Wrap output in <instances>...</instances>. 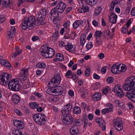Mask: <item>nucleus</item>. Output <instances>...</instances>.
I'll use <instances>...</instances> for the list:
<instances>
[{"instance_id":"nucleus-62","label":"nucleus","mask_w":135,"mask_h":135,"mask_svg":"<svg viewBox=\"0 0 135 135\" xmlns=\"http://www.w3.org/2000/svg\"><path fill=\"white\" fill-rule=\"evenodd\" d=\"M39 37L37 36H33L32 37V40L33 41H35L39 39Z\"/></svg>"},{"instance_id":"nucleus-38","label":"nucleus","mask_w":135,"mask_h":135,"mask_svg":"<svg viewBox=\"0 0 135 135\" xmlns=\"http://www.w3.org/2000/svg\"><path fill=\"white\" fill-rule=\"evenodd\" d=\"M52 87L51 88H49L47 90V93L51 95L52 93H55V87L52 86Z\"/></svg>"},{"instance_id":"nucleus-64","label":"nucleus","mask_w":135,"mask_h":135,"mask_svg":"<svg viewBox=\"0 0 135 135\" xmlns=\"http://www.w3.org/2000/svg\"><path fill=\"white\" fill-rule=\"evenodd\" d=\"M131 13L132 16H135V8H134L132 9L131 12Z\"/></svg>"},{"instance_id":"nucleus-63","label":"nucleus","mask_w":135,"mask_h":135,"mask_svg":"<svg viewBox=\"0 0 135 135\" xmlns=\"http://www.w3.org/2000/svg\"><path fill=\"white\" fill-rule=\"evenodd\" d=\"M92 23L96 27H97L98 26V22L96 21L95 20H93L92 21Z\"/></svg>"},{"instance_id":"nucleus-4","label":"nucleus","mask_w":135,"mask_h":135,"mask_svg":"<svg viewBox=\"0 0 135 135\" xmlns=\"http://www.w3.org/2000/svg\"><path fill=\"white\" fill-rule=\"evenodd\" d=\"M33 118L36 123L41 125L45 124L47 118L44 114L38 113L33 115Z\"/></svg>"},{"instance_id":"nucleus-52","label":"nucleus","mask_w":135,"mask_h":135,"mask_svg":"<svg viewBox=\"0 0 135 135\" xmlns=\"http://www.w3.org/2000/svg\"><path fill=\"white\" fill-rule=\"evenodd\" d=\"M110 112L109 109L108 108L104 109L102 111V113L104 114Z\"/></svg>"},{"instance_id":"nucleus-60","label":"nucleus","mask_w":135,"mask_h":135,"mask_svg":"<svg viewBox=\"0 0 135 135\" xmlns=\"http://www.w3.org/2000/svg\"><path fill=\"white\" fill-rule=\"evenodd\" d=\"M70 22L69 21H67L66 22H65L63 24V26L64 27L66 28H67L68 26L69 25Z\"/></svg>"},{"instance_id":"nucleus-40","label":"nucleus","mask_w":135,"mask_h":135,"mask_svg":"<svg viewBox=\"0 0 135 135\" xmlns=\"http://www.w3.org/2000/svg\"><path fill=\"white\" fill-rule=\"evenodd\" d=\"M36 67L38 68L44 69L46 67V65L43 62L39 63L37 64Z\"/></svg>"},{"instance_id":"nucleus-2","label":"nucleus","mask_w":135,"mask_h":135,"mask_svg":"<svg viewBox=\"0 0 135 135\" xmlns=\"http://www.w3.org/2000/svg\"><path fill=\"white\" fill-rule=\"evenodd\" d=\"M41 53L42 56L47 58H52L55 54L54 49L46 45L43 46L41 48Z\"/></svg>"},{"instance_id":"nucleus-32","label":"nucleus","mask_w":135,"mask_h":135,"mask_svg":"<svg viewBox=\"0 0 135 135\" xmlns=\"http://www.w3.org/2000/svg\"><path fill=\"white\" fill-rule=\"evenodd\" d=\"M56 57L57 59L59 61H62L64 59L63 55L60 53H58L56 55Z\"/></svg>"},{"instance_id":"nucleus-58","label":"nucleus","mask_w":135,"mask_h":135,"mask_svg":"<svg viewBox=\"0 0 135 135\" xmlns=\"http://www.w3.org/2000/svg\"><path fill=\"white\" fill-rule=\"evenodd\" d=\"M5 17L3 15H0V23H2L5 20Z\"/></svg>"},{"instance_id":"nucleus-12","label":"nucleus","mask_w":135,"mask_h":135,"mask_svg":"<svg viewBox=\"0 0 135 135\" xmlns=\"http://www.w3.org/2000/svg\"><path fill=\"white\" fill-rule=\"evenodd\" d=\"M62 122L65 124L69 125L73 122V117L70 115H63Z\"/></svg>"},{"instance_id":"nucleus-34","label":"nucleus","mask_w":135,"mask_h":135,"mask_svg":"<svg viewBox=\"0 0 135 135\" xmlns=\"http://www.w3.org/2000/svg\"><path fill=\"white\" fill-rule=\"evenodd\" d=\"M10 3V0H3L2 4L3 6L8 7Z\"/></svg>"},{"instance_id":"nucleus-30","label":"nucleus","mask_w":135,"mask_h":135,"mask_svg":"<svg viewBox=\"0 0 135 135\" xmlns=\"http://www.w3.org/2000/svg\"><path fill=\"white\" fill-rule=\"evenodd\" d=\"M73 113L76 115L80 114L81 111L80 108L78 106L74 107L73 108Z\"/></svg>"},{"instance_id":"nucleus-6","label":"nucleus","mask_w":135,"mask_h":135,"mask_svg":"<svg viewBox=\"0 0 135 135\" xmlns=\"http://www.w3.org/2000/svg\"><path fill=\"white\" fill-rule=\"evenodd\" d=\"M19 81L17 78L12 79L8 84L9 89L14 91H17L20 90L21 86Z\"/></svg>"},{"instance_id":"nucleus-56","label":"nucleus","mask_w":135,"mask_h":135,"mask_svg":"<svg viewBox=\"0 0 135 135\" xmlns=\"http://www.w3.org/2000/svg\"><path fill=\"white\" fill-rule=\"evenodd\" d=\"M70 78H73L74 80H77L78 79V77L76 76V74H73Z\"/></svg>"},{"instance_id":"nucleus-16","label":"nucleus","mask_w":135,"mask_h":135,"mask_svg":"<svg viewBox=\"0 0 135 135\" xmlns=\"http://www.w3.org/2000/svg\"><path fill=\"white\" fill-rule=\"evenodd\" d=\"M57 11L55 8H54L51 10L49 13V16L51 19L52 17L54 19L58 18L59 15L60 13Z\"/></svg>"},{"instance_id":"nucleus-47","label":"nucleus","mask_w":135,"mask_h":135,"mask_svg":"<svg viewBox=\"0 0 135 135\" xmlns=\"http://www.w3.org/2000/svg\"><path fill=\"white\" fill-rule=\"evenodd\" d=\"M114 80V78L111 76L108 77L107 79V81L109 83H112Z\"/></svg>"},{"instance_id":"nucleus-53","label":"nucleus","mask_w":135,"mask_h":135,"mask_svg":"<svg viewBox=\"0 0 135 135\" xmlns=\"http://www.w3.org/2000/svg\"><path fill=\"white\" fill-rule=\"evenodd\" d=\"M14 112L18 115L19 116H21L22 115V113L19 110L17 109H15Z\"/></svg>"},{"instance_id":"nucleus-48","label":"nucleus","mask_w":135,"mask_h":135,"mask_svg":"<svg viewBox=\"0 0 135 135\" xmlns=\"http://www.w3.org/2000/svg\"><path fill=\"white\" fill-rule=\"evenodd\" d=\"M78 1L80 6H83L85 4H86L85 0H78Z\"/></svg>"},{"instance_id":"nucleus-31","label":"nucleus","mask_w":135,"mask_h":135,"mask_svg":"<svg viewBox=\"0 0 135 135\" xmlns=\"http://www.w3.org/2000/svg\"><path fill=\"white\" fill-rule=\"evenodd\" d=\"M97 0H86V4H88L91 6H94L97 3Z\"/></svg>"},{"instance_id":"nucleus-17","label":"nucleus","mask_w":135,"mask_h":135,"mask_svg":"<svg viewBox=\"0 0 135 135\" xmlns=\"http://www.w3.org/2000/svg\"><path fill=\"white\" fill-rule=\"evenodd\" d=\"M95 121L97 123H98L100 127L103 131L105 130L106 128L105 126V122L102 119L98 118L95 119Z\"/></svg>"},{"instance_id":"nucleus-46","label":"nucleus","mask_w":135,"mask_h":135,"mask_svg":"<svg viewBox=\"0 0 135 135\" xmlns=\"http://www.w3.org/2000/svg\"><path fill=\"white\" fill-rule=\"evenodd\" d=\"M90 70L89 68L86 69L84 71L85 75L86 76H88L90 74Z\"/></svg>"},{"instance_id":"nucleus-44","label":"nucleus","mask_w":135,"mask_h":135,"mask_svg":"<svg viewBox=\"0 0 135 135\" xmlns=\"http://www.w3.org/2000/svg\"><path fill=\"white\" fill-rule=\"evenodd\" d=\"M85 4H84L83 6H82L83 9L84 10V12H88L89 11V8Z\"/></svg>"},{"instance_id":"nucleus-57","label":"nucleus","mask_w":135,"mask_h":135,"mask_svg":"<svg viewBox=\"0 0 135 135\" xmlns=\"http://www.w3.org/2000/svg\"><path fill=\"white\" fill-rule=\"evenodd\" d=\"M16 52L15 53H16V54H18L17 52L19 54H21L22 52V51L21 50H20V48L18 47H16Z\"/></svg>"},{"instance_id":"nucleus-33","label":"nucleus","mask_w":135,"mask_h":135,"mask_svg":"<svg viewBox=\"0 0 135 135\" xmlns=\"http://www.w3.org/2000/svg\"><path fill=\"white\" fill-rule=\"evenodd\" d=\"M102 11V8L101 7L98 6L96 8L94 11V15L96 16L98 15Z\"/></svg>"},{"instance_id":"nucleus-42","label":"nucleus","mask_w":135,"mask_h":135,"mask_svg":"<svg viewBox=\"0 0 135 135\" xmlns=\"http://www.w3.org/2000/svg\"><path fill=\"white\" fill-rule=\"evenodd\" d=\"M102 34V32L100 31H97L95 32L94 34V36L95 38L100 37Z\"/></svg>"},{"instance_id":"nucleus-3","label":"nucleus","mask_w":135,"mask_h":135,"mask_svg":"<svg viewBox=\"0 0 135 135\" xmlns=\"http://www.w3.org/2000/svg\"><path fill=\"white\" fill-rule=\"evenodd\" d=\"M135 77L128 78L123 85V88L125 90H130L135 86Z\"/></svg>"},{"instance_id":"nucleus-49","label":"nucleus","mask_w":135,"mask_h":135,"mask_svg":"<svg viewBox=\"0 0 135 135\" xmlns=\"http://www.w3.org/2000/svg\"><path fill=\"white\" fill-rule=\"evenodd\" d=\"M93 46L92 42H89L86 45V48L88 50L90 49Z\"/></svg>"},{"instance_id":"nucleus-21","label":"nucleus","mask_w":135,"mask_h":135,"mask_svg":"<svg viewBox=\"0 0 135 135\" xmlns=\"http://www.w3.org/2000/svg\"><path fill=\"white\" fill-rule=\"evenodd\" d=\"M118 65H116L115 64H113L111 68V71L113 74H120V72L118 71Z\"/></svg>"},{"instance_id":"nucleus-43","label":"nucleus","mask_w":135,"mask_h":135,"mask_svg":"<svg viewBox=\"0 0 135 135\" xmlns=\"http://www.w3.org/2000/svg\"><path fill=\"white\" fill-rule=\"evenodd\" d=\"M120 73L123 72H125L127 70V68L126 66L124 65L120 64Z\"/></svg>"},{"instance_id":"nucleus-13","label":"nucleus","mask_w":135,"mask_h":135,"mask_svg":"<svg viewBox=\"0 0 135 135\" xmlns=\"http://www.w3.org/2000/svg\"><path fill=\"white\" fill-rule=\"evenodd\" d=\"M61 79L60 75L59 74H55L52 78L51 81L49 83V85L55 84L57 85L60 84Z\"/></svg>"},{"instance_id":"nucleus-22","label":"nucleus","mask_w":135,"mask_h":135,"mask_svg":"<svg viewBox=\"0 0 135 135\" xmlns=\"http://www.w3.org/2000/svg\"><path fill=\"white\" fill-rule=\"evenodd\" d=\"M55 93L56 95H61L63 93L62 87L60 86L55 87Z\"/></svg>"},{"instance_id":"nucleus-20","label":"nucleus","mask_w":135,"mask_h":135,"mask_svg":"<svg viewBox=\"0 0 135 135\" xmlns=\"http://www.w3.org/2000/svg\"><path fill=\"white\" fill-rule=\"evenodd\" d=\"M20 98L19 96L16 94L13 95L12 97V102L15 104H17L19 102Z\"/></svg>"},{"instance_id":"nucleus-55","label":"nucleus","mask_w":135,"mask_h":135,"mask_svg":"<svg viewBox=\"0 0 135 135\" xmlns=\"http://www.w3.org/2000/svg\"><path fill=\"white\" fill-rule=\"evenodd\" d=\"M80 39L81 41L80 43L81 45L82 46H83L86 40L85 39H84V38H83V37H81Z\"/></svg>"},{"instance_id":"nucleus-19","label":"nucleus","mask_w":135,"mask_h":135,"mask_svg":"<svg viewBox=\"0 0 135 135\" xmlns=\"http://www.w3.org/2000/svg\"><path fill=\"white\" fill-rule=\"evenodd\" d=\"M83 22V21L81 20H77L75 21L73 24V28L74 29L77 28L80 25H82Z\"/></svg>"},{"instance_id":"nucleus-28","label":"nucleus","mask_w":135,"mask_h":135,"mask_svg":"<svg viewBox=\"0 0 135 135\" xmlns=\"http://www.w3.org/2000/svg\"><path fill=\"white\" fill-rule=\"evenodd\" d=\"M83 122L82 119H80L78 120L74 118L73 119V124L75 126H80L82 124Z\"/></svg>"},{"instance_id":"nucleus-9","label":"nucleus","mask_w":135,"mask_h":135,"mask_svg":"<svg viewBox=\"0 0 135 135\" xmlns=\"http://www.w3.org/2000/svg\"><path fill=\"white\" fill-rule=\"evenodd\" d=\"M122 123V120L120 119H115L113 122V126L117 130H121L123 129Z\"/></svg>"},{"instance_id":"nucleus-37","label":"nucleus","mask_w":135,"mask_h":135,"mask_svg":"<svg viewBox=\"0 0 135 135\" xmlns=\"http://www.w3.org/2000/svg\"><path fill=\"white\" fill-rule=\"evenodd\" d=\"M48 100L49 101L52 103H55L57 101V97L54 96H51L49 97Z\"/></svg>"},{"instance_id":"nucleus-14","label":"nucleus","mask_w":135,"mask_h":135,"mask_svg":"<svg viewBox=\"0 0 135 135\" xmlns=\"http://www.w3.org/2000/svg\"><path fill=\"white\" fill-rule=\"evenodd\" d=\"M66 7V5L64 3L60 2L57 4L56 7H55L57 11L60 14L63 13Z\"/></svg>"},{"instance_id":"nucleus-10","label":"nucleus","mask_w":135,"mask_h":135,"mask_svg":"<svg viewBox=\"0 0 135 135\" xmlns=\"http://www.w3.org/2000/svg\"><path fill=\"white\" fill-rule=\"evenodd\" d=\"M126 93L127 97L133 102H135V86L131 90Z\"/></svg>"},{"instance_id":"nucleus-36","label":"nucleus","mask_w":135,"mask_h":135,"mask_svg":"<svg viewBox=\"0 0 135 135\" xmlns=\"http://www.w3.org/2000/svg\"><path fill=\"white\" fill-rule=\"evenodd\" d=\"M29 105L31 108L35 109L37 108L39 106L38 104L36 102H32L30 103Z\"/></svg>"},{"instance_id":"nucleus-25","label":"nucleus","mask_w":135,"mask_h":135,"mask_svg":"<svg viewBox=\"0 0 135 135\" xmlns=\"http://www.w3.org/2000/svg\"><path fill=\"white\" fill-rule=\"evenodd\" d=\"M79 129L78 127L75 126L71 127L70 130V133L73 134H76L78 133Z\"/></svg>"},{"instance_id":"nucleus-50","label":"nucleus","mask_w":135,"mask_h":135,"mask_svg":"<svg viewBox=\"0 0 135 135\" xmlns=\"http://www.w3.org/2000/svg\"><path fill=\"white\" fill-rule=\"evenodd\" d=\"M14 134L15 135H23L21 131L18 130L15 131Z\"/></svg>"},{"instance_id":"nucleus-5","label":"nucleus","mask_w":135,"mask_h":135,"mask_svg":"<svg viewBox=\"0 0 135 135\" xmlns=\"http://www.w3.org/2000/svg\"><path fill=\"white\" fill-rule=\"evenodd\" d=\"M47 13V10L45 9H41L38 12L36 15V21L38 25L44 24V20Z\"/></svg>"},{"instance_id":"nucleus-41","label":"nucleus","mask_w":135,"mask_h":135,"mask_svg":"<svg viewBox=\"0 0 135 135\" xmlns=\"http://www.w3.org/2000/svg\"><path fill=\"white\" fill-rule=\"evenodd\" d=\"M65 47L66 50L70 51L73 48V45L72 44L68 43L67 45L65 46Z\"/></svg>"},{"instance_id":"nucleus-1","label":"nucleus","mask_w":135,"mask_h":135,"mask_svg":"<svg viewBox=\"0 0 135 135\" xmlns=\"http://www.w3.org/2000/svg\"><path fill=\"white\" fill-rule=\"evenodd\" d=\"M36 20L34 16H31L26 20H25L22 23V28L24 30L28 28L30 30L33 29L36 23Z\"/></svg>"},{"instance_id":"nucleus-15","label":"nucleus","mask_w":135,"mask_h":135,"mask_svg":"<svg viewBox=\"0 0 135 135\" xmlns=\"http://www.w3.org/2000/svg\"><path fill=\"white\" fill-rule=\"evenodd\" d=\"M112 90L117 95L120 97H122L124 95L123 93L120 88L119 84H117L115 85Z\"/></svg>"},{"instance_id":"nucleus-26","label":"nucleus","mask_w":135,"mask_h":135,"mask_svg":"<svg viewBox=\"0 0 135 135\" xmlns=\"http://www.w3.org/2000/svg\"><path fill=\"white\" fill-rule=\"evenodd\" d=\"M15 27L12 28L8 32V35L9 38H12L14 36L15 34Z\"/></svg>"},{"instance_id":"nucleus-61","label":"nucleus","mask_w":135,"mask_h":135,"mask_svg":"<svg viewBox=\"0 0 135 135\" xmlns=\"http://www.w3.org/2000/svg\"><path fill=\"white\" fill-rule=\"evenodd\" d=\"M106 71V67L104 66L102 67L101 70V72L103 74L105 73Z\"/></svg>"},{"instance_id":"nucleus-27","label":"nucleus","mask_w":135,"mask_h":135,"mask_svg":"<svg viewBox=\"0 0 135 135\" xmlns=\"http://www.w3.org/2000/svg\"><path fill=\"white\" fill-rule=\"evenodd\" d=\"M110 33V31L108 29L107 30L102 32V35L104 37V38H105L108 39L109 38Z\"/></svg>"},{"instance_id":"nucleus-35","label":"nucleus","mask_w":135,"mask_h":135,"mask_svg":"<svg viewBox=\"0 0 135 135\" xmlns=\"http://www.w3.org/2000/svg\"><path fill=\"white\" fill-rule=\"evenodd\" d=\"M52 40L53 41H56L58 37V32L57 30H56L55 32L53 33L52 36Z\"/></svg>"},{"instance_id":"nucleus-54","label":"nucleus","mask_w":135,"mask_h":135,"mask_svg":"<svg viewBox=\"0 0 135 135\" xmlns=\"http://www.w3.org/2000/svg\"><path fill=\"white\" fill-rule=\"evenodd\" d=\"M76 35V34L75 33V32H72L71 34L70 35V38L71 39H74L75 36Z\"/></svg>"},{"instance_id":"nucleus-59","label":"nucleus","mask_w":135,"mask_h":135,"mask_svg":"<svg viewBox=\"0 0 135 135\" xmlns=\"http://www.w3.org/2000/svg\"><path fill=\"white\" fill-rule=\"evenodd\" d=\"M116 4V3L115 2L113 1L110 4V10H112L113 9L114 6Z\"/></svg>"},{"instance_id":"nucleus-8","label":"nucleus","mask_w":135,"mask_h":135,"mask_svg":"<svg viewBox=\"0 0 135 135\" xmlns=\"http://www.w3.org/2000/svg\"><path fill=\"white\" fill-rule=\"evenodd\" d=\"M72 108V105L69 103L64 106L62 110V114L63 115H69L70 114Z\"/></svg>"},{"instance_id":"nucleus-23","label":"nucleus","mask_w":135,"mask_h":135,"mask_svg":"<svg viewBox=\"0 0 135 135\" xmlns=\"http://www.w3.org/2000/svg\"><path fill=\"white\" fill-rule=\"evenodd\" d=\"M117 16L114 14H112L109 18V21L112 23H115L116 22Z\"/></svg>"},{"instance_id":"nucleus-29","label":"nucleus","mask_w":135,"mask_h":135,"mask_svg":"<svg viewBox=\"0 0 135 135\" xmlns=\"http://www.w3.org/2000/svg\"><path fill=\"white\" fill-rule=\"evenodd\" d=\"M79 92L81 94V95L83 98L85 97V95L86 93V90L84 88H81L79 90Z\"/></svg>"},{"instance_id":"nucleus-39","label":"nucleus","mask_w":135,"mask_h":135,"mask_svg":"<svg viewBox=\"0 0 135 135\" xmlns=\"http://www.w3.org/2000/svg\"><path fill=\"white\" fill-rule=\"evenodd\" d=\"M2 65H3L7 67H10L11 66V64L8 61L5 60H3V61L2 62V64H1Z\"/></svg>"},{"instance_id":"nucleus-24","label":"nucleus","mask_w":135,"mask_h":135,"mask_svg":"<svg viewBox=\"0 0 135 135\" xmlns=\"http://www.w3.org/2000/svg\"><path fill=\"white\" fill-rule=\"evenodd\" d=\"M101 96V94L100 93H95L92 97L93 100L94 101H97L100 99Z\"/></svg>"},{"instance_id":"nucleus-45","label":"nucleus","mask_w":135,"mask_h":135,"mask_svg":"<svg viewBox=\"0 0 135 135\" xmlns=\"http://www.w3.org/2000/svg\"><path fill=\"white\" fill-rule=\"evenodd\" d=\"M66 76L68 78H70V76L72 75L71 71L70 70L68 71L65 74Z\"/></svg>"},{"instance_id":"nucleus-7","label":"nucleus","mask_w":135,"mask_h":135,"mask_svg":"<svg viewBox=\"0 0 135 135\" xmlns=\"http://www.w3.org/2000/svg\"><path fill=\"white\" fill-rule=\"evenodd\" d=\"M11 75L6 73H2L0 76V82L3 85L5 86L8 82V81L11 78Z\"/></svg>"},{"instance_id":"nucleus-51","label":"nucleus","mask_w":135,"mask_h":135,"mask_svg":"<svg viewBox=\"0 0 135 135\" xmlns=\"http://www.w3.org/2000/svg\"><path fill=\"white\" fill-rule=\"evenodd\" d=\"M107 107H109V108H108L109 109L110 111H112L113 109V106L112 104L110 103H108L107 104Z\"/></svg>"},{"instance_id":"nucleus-18","label":"nucleus","mask_w":135,"mask_h":135,"mask_svg":"<svg viewBox=\"0 0 135 135\" xmlns=\"http://www.w3.org/2000/svg\"><path fill=\"white\" fill-rule=\"evenodd\" d=\"M14 125L16 126L20 129H23L24 127L23 122L21 120H16L14 122Z\"/></svg>"},{"instance_id":"nucleus-11","label":"nucleus","mask_w":135,"mask_h":135,"mask_svg":"<svg viewBox=\"0 0 135 135\" xmlns=\"http://www.w3.org/2000/svg\"><path fill=\"white\" fill-rule=\"evenodd\" d=\"M28 71V69L23 68L22 69L19 75V78L21 81H24L27 79Z\"/></svg>"}]
</instances>
